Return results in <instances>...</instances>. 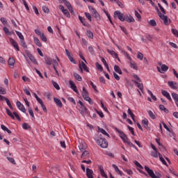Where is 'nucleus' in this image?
Here are the masks:
<instances>
[{
	"instance_id": "24",
	"label": "nucleus",
	"mask_w": 178,
	"mask_h": 178,
	"mask_svg": "<svg viewBox=\"0 0 178 178\" xmlns=\"http://www.w3.org/2000/svg\"><path fill=\"white\" fill-rule=\"evenodd\" d=\"M129 66L132 69H134V70H138V67L137 66V64H136V62L134 61H131Z\"/></svg>"
},
{
	"instance_id": "60",
	"label": "nucleus",
	"mask_w": 178,
	"mask_h": 178,
	"mask_svg": "<svg viewBox=\"0 0 178 178\" xmlns=\"http://www.w3.org/2000/svg\"><path fill=\"white\" fill-rule=\"evenodd\" d=\"M78 102L81 105V106L83 107V109H84L85 112H87V107L84 106V103H83L81 100H79Z\"/></svg>"
},
{
	"instance_id": "23",
	"label": "nucleus",
	"mask_w": 178,
	"mask_h": 178,
	"mask_svg": "<svg viewBox=\"0 0 178 178\" xmlns=\"http://www.w3.org/2000/svg\"><path fill=\"white\" fill-rule=\"evenodd\" d=\"M132 81L137 85L138 88H139L140 91H143V90H144V86H143V83H140L137 82V81H134V80H133Z\"/></svg>"
},
{
	"instance_id": "45",
	"label": "nucleus",
	"mask_w": 178,
	"mask_h": 178,
	"mask_svg": "<svg viewBox=\"0 0 178 178\" xmlns=\"http://www.w3.org/2000/svg\"><path fill=\"white\" fill-rule=\"evenodd\" d=\"M42 9L44 13H49V8H48V7H47L46 6H43L42 7Z\"/></svg>"
},
{
	"instance_id": "57",
	"label": "nucleus",
	"mask_w": 178,
	"mask_h": 178,
	"mask_svg": "<svg viewBox=\"0 0 178 178\" xmlns=\"http://www.w3.org/2000/svg\"><path fill=\"white\" fill-rule=\"evenodd\" d=\"M151 155L153 156V158H158V150L152 152Z\"/></svg>"
},
{
	"instance_id": "30",
	"label": "nucleus",
	"mask_w": 178,
	"mask_h": 178,
	"mask_svg": "<svg viewBox=\"0 0 178 178\" xmlns=\"http://www.w3.org/2000/svg\"><path fill=\"white\" fill-rule=\"evenodd\" d=\"M86 35L88 37V38H91V40L94 38V33H92V32L90 30H87Z\"/></svg>"
},
{
	"instance_id": "39",
	"label": "nucleus",
	"mask_w": 178,
	"mask_h": 178,
	"mask_svg": "<svg viewBox=\"0 0 178 178\" xmlns=\"http://www.w3.org/2000/svg\"><path fill=\"white\" fill-rule=\"evenodd\" d=\"M15 33H16L17 35H18L20 40H24V36H23V34H22V33H20L17 31H15Z\"/></svg>"
},
{
	"instance_id": "37",
	"label": "nucleus",
	"mask_w": 178,
	"mask_h": 178,
	"mask_svg": "<svg viewBox=\"0 0 178 178\" xmlns=\"http://www.w3.org/2000/svg\"><path fill=\"white\" fill-rule=\"evenodd\" d=\"M3 30L6 35H12V33L9 31V29H8L7 27H3Z\"/></svg>"
},
{
	"instance_id": "44",
	"label": "nucleus",
	"mask_w": 178,
	"mask_h": 178,
	"mask_svg": "<svg viewBox=\"0 0 178 178\" xmlns=\"http://www.w3.org/2000/svg\"><path fill=\"white\" fill-rule=\"evenodd\" d=\"M95 66L98 70H100V72H102V70H104L102 65H101V64H99V63H96Z\"/></svg>"
},
{
	"instance_id": "3",
	"label": "nucleus",
	"mask_w": 178,
	"mask_h": 178,
	"mask_svg": "<svg viewBox=\"0 0 178 178\" xmlns=\"http://www.w3.org/2000/svg\"><path fill=\"white\" fill-rule=\"evenodd\" d=\"M120 137L124 144H127V145H129V147H134L135 149H138L136 146H134V145L130 142V140H129V138H127L126 134H120Z\"/></svg>"
},
{
	"instance_id": "46",
	"label": "nucleus",
	"mask_w": 178,
	"mask_h": 178,
	"mask_svg": "<svg viewBox=\"0 0 178 178\" xmlns=\"http://www.w3.org/2000/svg\"><path fill=\"white\" fill-rule=\"evenodd\" d=\"M143 58H144V54H143V53L141 52H138L137 58L140 59V60H143Z\"/></svg>"
},
{
	"instance_id": "8",
	"label": "nucleus",
	"mask_w": 178,
	"mask_h": 178,
	"mask_svg": "<svg viewBox=\"0 0 178 178\" xmlns=\"http://www.w3.org/2000/svg\"><path fill=\"white\" fill-rule=\"evenodd\" d=\"M157 70L159 72V73H163L165 72H168L169 70V67L165 64L161 65V68L159 67H157Z\"/></svg>"
},
{
	"instance_id": "54",
	"label": "nucleus",
	"mask_w": 178,
	"mask_h": 178,
	"mask_svg": "<svg viewBox=\"0 0 178 178\" xmlns=\"http://www.w3.org/2000/svg\"><path fill=\"white\" fill-rule=\"evenodd\" d=\"M63 13L67 17H70V13H69V10H67V9H65L64 11H63Z\"/></svg>"
},
{
	"instance_id": "32",
	"label": "nucleus",
	"mask_w": 178,
	"mask_h": 178,
	"mask_svg": "<svg viewBox=\"0 0 178 178\" xmlns=\"http://www.w3.org/2000/svg\"><path fill=\"white\" fill-rule=\"evenodd\" d=\"M34 42L38 47H42L41 42H40V39H38V38H34Z\"/></svg>"
},
{
	"instance_id": "38",
	"label": "nucleus",
	"mask_w": 178,
	"mask_h": 178,
	"mask_svg": "<svg viewBox=\"0 0 178 178\" xmlns=\"http://www.w3.org/2000/svg\"><path fill=\"white\" fill-rule=\"evenodd\" d=\"M63 2H64V5L67 6V9L72 8V4H70V3L67 0H63Z\"/></svg>"
},
{
	"instance_id": "56",
	"label": "nucleus",
	"mask_w": 178,
	"mask_h": 178,
	"mask_svg": "<svg viewBox=\"0 0 178 178\" xmlns=\"http://www.w3.org/2000/svg\"><path fill=\"white\" fill-rule=\"evenodd\" d=\"M22 127H23V129H24V130H29V129H30V125H29V124L24 122L22 124Z\"/></svg>"
},
{
	"instance_id": "61",
	"label": "nucleus",
	"mask_w": 178,
	"mask_h": 178,
	"mask_svg": "<svg viewBox=\"0 0 178 178\" xmlns=\"http://www.w3.org/2000/svg\"><path fill=\"white\" fill-rule=\"evenodd\" d=\"M28 111H29V115H30L33 119H35V118H34V112H33V110H32L31 108H28Z\"/></svg>"
},
{
	"instance_id": "16",
	"label": "nucleus",
	"mask_w": 178,
	"mask_h": 178,
	"mask_svg": "<svg viewBox=\"0 0 178 178\" xmlns=\"http://www.w3.org/2000/svg\"><path fill=\"white\" fill-rule=\"evenodd\" d=\"M54 101L55 104L57 105V106H59V108H62V106H63V104H62V101H60L59 99L54 97Z\"/></svg>"
},
{
	"instance_id": "47",
	"label": "nucleus",
	"mask_w": 178,
	"mask_h": 178,
	"mask_svg": "<svg viewBox=\"0 0 178 178\" xmlns=\"http://www.w3.org/2000/svg\"><path fill=\"white\" fill-rule=\"evenodd\" d=\"M85 16L86 17H87V19H88L90 22L92 21V17H91V14H90L89 13H85Z\"/></svg>"
},
{
	"instance_id": "62",
	"label": "nucleus",
	"mask_w": 178,
	"mask_h": 178,
	"mask_svg": "<svg viewBox=\"0 0 178 178\" xmlns=\"http://www.w3.org/2000/svg\"><path fill=\"white\" fill-rule=\"evenodd\" d=\"M148 92L150 95V97L153 99V101H156V97H155L154 94H152V92H151L150 90H148Z\"/></svg>"
},
{
	"instance_id": "27",
	"label": "nucleus",
	"mask_w": 178,
	"mask_h": 178,
	"mask_svg": "<svg viewBox=\"0 0 178 178\" xmlns=\"http://www.w3.org/2000/svg\"><path fill=\"white\" fill-rule=\"evenodd\" d=\"M161 19L163 21V23L165 26H169V20L168 19V16L164 15Z\"/></svg>"
},
{
	"instance_id": "29",
	"label": "nucleus",
	"mask_w": 178,
	"mask_h": 178,
	"mask_svg": "<svg viewBox=\"0 0 178 178\" xmlns=\"http://www.w3.org/2000/svg\"><path fill=\"white\" fill-rule=\"evenodd\" d=\"M159 158L163 165H165V166H168V163H166V161H165V159H163V157L162 156V154H159Z\"/></svg>"
},
{
	"instance_id": "9",
	"label": "nucleus",
	"mask_w": 178,
	"mask_h": 178,
	"mask_svg": "<svg viewBox=\"0 0 178 178\" xmlns=\"http://www.w3.org/2000/svg\"><path fill=\"white\" fill-rule=\"evenodd\" d=\"M16 105L18 109L21 111V112H23V113H26V108H24V106L22 104V103L19 101L17 102Z\"/></svg>"
},
{
	"instance_id": "22",
	"label": "nucleus",
	"mask_w": 178,
	"mask_h": 178,
	"mask_svg": "<svg viewBox=\"0 0 178 178\" xmlns=\"http://www.w3.org/2000/svg\"><path fill=\"white\" fill-rule=\"evenodd\" d=\"M82 152L83 153L81 154V158H83V159H86V158H88V156H90V152H88V151L84 150Z\"/></svg>"
},
{
	"instance_id": "35",
	"label": "nucleus",
	"mask_w": 178,
	"mask_h": 178,
	"mask_svg": "<svg viewBox=\"0 0 178 178\" xmlns=\"http://www.w3.org/2000/svg\"><path fill=\"white\" fill-rule=\"evenodd\" d=\"M6 111L7 115L8 116H10V118H11V119H14L15 120V115H13L12 112H10V110H9L8 108H6Z\"/></svg>"
},
{
	"instance_id": "11",
	"label": "nucleus",
	"mask_w": 178,
	"mask_h": 178,
	"mask_svg": "<svg viewBox=\"0 0 178 178\" xmlns=\"http://www.w3.org/2000/svg\"><path fill=\"white\" fill-rule=\"evenodd\" d=\"M161 94L162 95H163V97H165V98H167L168 101H170V102H172V97H170V94H169L168 91L162 90Z\"/></svg>"
},
{
	"instance_id": "25",
	"label": "nucleus",
	"mask_w": 178,
	"mask_h": 178,
	"mask_svg": "<svg viewBox=\"0 0 178 178\" xmlns=\"http://www.w3.org/2000/svg\"><path fill=\"white\" fill-rule=\"evenodd\" d=\"M1 128L2 130H3V131H7L8 134H12V131L8 129V127H6L5 125L1 124Z\"/></svg>"
},
{
	"instance_id": "64",
	"label": "nucleus",
	"mask_w": 178,
	"mask_h": 178,
	"mask_svg": "<svg viewBox=\"0 0 178 178\" xmlns=\"http://www.w3.org/2000/svg\"><path fill=\"white\" fill-rule=\"evenodd\" d=\"M40 38L42 41H44V42H47V37H45V35H44V33L40 35Z\"/></svg>"
},
{
	"instance_id": "50",
	"label": "nucleus",
	"mask_w": 178,
	"mask_h": 178,
	"mask_svg": "<svg viewBox=\"0 0 178 178\" xmlns=\"http://www.w3.org/2000/svg\"><path fill=\"white\" fill-rule=\"evenodd\" d=\"M40 104V106L42 107V109H43L44 112L47 113V106H45V105H44V102H42L41 103H39Z\"/></svg>"
},
{
	"instance_id": "7",
	"label": "nucleus",
	"mask_w": 178,
	"mask_h": 178,
	"mask_svg": "<svg viewBox=\"0 0 178 178\" xmlns=\"http://www.w3.org/2000/svg\"><path fill=\"white\" fill-rule=\"evenodd\" d=\"M27 56L29 57V58L30 59L31 61H32L33 63H34V65H38V63L37 62V60L35 59V58H34V56H33V54H31V53H30V51H27L26 52Z\"/></svg>"
},
{
	"instance_id": "14",
	"label": "nucleus",
	"mask_w": 178,
	"mask_h": 178,
	"mask_svg": "<svg viewBox=\"0 0 178 178\" xmlns=\"http://www.w3.org/2000/svg\"><path fill=\"white\" fill-rule=\"evenodd\" d=\"M92 16L96 19V20H101V15H99V13H98V11L97 10H95L92 13Z\"/></svg>"
},
{
	"instance_id": "40",
	"label": "nucleus",
	"mask_w": 178,
	"mask_h": 178,
	"mask_svg": "<svg viewBox=\"0 0 178 178\" xmlns=\"http://www.w3.org/2000/svg\"><path fill=\"white\" fill-rule=\"evenodd\" d=\"M172 97L173 99L175 101V102H178V95L177 93L172 92Z\"/></svg>"
},
{
	"instance_id": "42",
	"label": "nucleus",
	"mask_w": 178,
	"mask_h": 178,
	"mask_svg": "<svg viewBox=\"0 0 178 178\" xmlns=\"http://www.w3.org/2000/svg\"><path fill=\"white\" fill-rule=\"evenodd\" d=\"M134 165L137 167L139 168V169H144V168L143 167V165H141V164H140V163H138V161H134Z\"/></svg>"
},
{
	"instance_id": "31",
	"label": "nucleus",
	"mask_w": 178,
	"mask_h": 178,
	"mask_svg": "<svg viewBox=\"0 0 178 178\" xmlns=\"http://www.w3.org/2000/svg\"><path fill=\"white\" fill-rule=\"evenodd\" d=\"M128 115H129L131 116V118L134 122H136V119H134V118H136V115H134V114L131 111V109H130V108L128 109Z\"/></svg>"
},
{
	"instance_id": "18",
	"label": "nucleus",
	"mask_w": 178,
	"mask_h": 178,
	"mask_svg": "<svg viewBox=\"0 0 178 178\" xmlns=\"http://www.w3.org/2000/svg\"><path fill=\"white\" fill-rule=\"evenodd\" d=\"M15 58H10L8 59V65L11 67V69H13V67H15Z\"/></svg>"
},
{
	"instance_id": "63",
	"label": "nucleus",
	"mask_w": 178,
	"mask_h": 178,
	"mask_svg": "<svg viewBox=\"0 0 178 178\" xmlns=\"http://www.w3.org/2000/svg\"><path fill=\"white\" fill-rule=\"evenodd\" d=\"M96 111V113H97V115H99V116H100L101 118H104V113H102V111H99L97 109H95Z\"/></svg>"
},
{
	"instance_id": "13",
	"label": "nucleus",
	"mask_w": 178,
	"mask_h": 178,
	"mask_svg": "<svg viewBox=\"0 0 178 178\" xmlns=\"http://www.w3.org/2000/svg\"><path fill=\"white\" fill-rule=\"evenodd\" d=\"M10 42L12 44V45L14 47L15 49L17 51H20V49L19 48V44H17V42L13 40V38L10 39Z\"/></svg>"
},
{
	"instance_id": "12",
	"label": "nucleus",
	"mask_w": 178,
	"mask_h": 178,
	"mask_svg": "<svg viewBox=\"0 0 178 178\" xmlns=\"http://www.w3.org/2000/svg\"><path fill=\"white\" fill-rule=\"evenodd\" d=\"M168 84L169 87H170V88H172V90H177V88H178L177 83H176L175 81H168Z\"/></svg>"
},
{
	"instance_id": "49",
	"label": "nucleus",
	"mask_w": 178,
	"mask_h": 178,
	"mask_svg": "<svg viewBox=\"0 0 178 178\" xmlns=\"http://www.w3.org/2000/svg\"><path fill=\"white\" fill-rule=\"evenodd\" d=\"M149 24H150V26H152V27H155V26H156V22L155 21V19H151L149 22Z\"/></svg>"
},
{
	"instance_id": "41",
	"label": "nucleus",
	"mask_w": 178,
	"mask_h": 178,
	"mask_svg": "<svg viewBox=\"0 0 178 178\" xmlns=\"http://www.w3.org/2000/svg\"><path fill=\"white\" fill-rule=\"evenodd\" d=\"M97 129H98L97 133H102L103 134H108V133L106 132V131H105V129H104L102 128H99V127H98Z\"/></svg>"
},
{
	"instance_id": "4",
	"label": "nucleus",
	"mask_w": 178,
	"mask_h": 178,
	"mask_svg": "<svg viewBox=\"0 0 178 178\" xmlns=\"http://www.w3.org/2000/svg\"><path fill=\"white\" fill-rule=\"evenodd\" d=\"M79 148L81 152H83L84 151H86V149H87V144H86V142H84V140H79Z\"/></svg>"
},
{
	"instance_id": "28",
	"label": "nucleus",
	"mask_w": 178,
	"mask_h": 178,
	"mask_svg": "<svg viewBox=\"0 0 178 178\" xmlns=\"http://www.w3.org/2000/svg\"><path fill=\"white\" fill-rule=\"evenodd\" d=\"M102 62L104 65V66L106 67L108 72H111V70L109 69V65H108V63H106V60L105 58H102Z\"/></svg>"
},
{
	"instance_id": "55",
	"label": "nucleus",
	"mask_w": 178,
	"mask_h": 178,
	"mask_svg": "<svg viewBox=\"0 0 178 178\" xmlns=\"http://www.w3.org/2000/svg\"><path fill=\"white\" fill-rule=\"evenodd\" d=\"M0 94H1L2 95H5V94H6V90L5 89V88L0 87Z\"/></svg>"
},
{
	"instance_id": "58",
	"label": "nucleus",
	"mask_w": 178,
	"mask_h": 178,
	"mask_svg": "<svg viewBox=\"0 0 178 178\" xmlns=\"http://www.w3.org/2000/svg\"><path fill=\"white\" fill-rule=\"evenodd\" d=\"M79 20H80V22H81V23H82V24L83 25V26H86V19H84V18H83L81 16H79Z\"/></svg>"
},
{
	"instance_id": "52",
	"label": "nucleus",
	"mask_w": 178,
	"mask_h": 178,
	"mask_svg": "<svg viewBox=\"0 0 178 178\" xmlns=\"http://www.w3.org/2000/svg\"><path fill=\"white\" fill-rule=\"evenodd\" d=\"M1 23H3V26H6V24H8V21L6 20V18L5 17H1L0 19Z\"/></svg>"
},
{
	"instance_id": "17",
	"label": "nucleus",
	"mask_w": 178,
	"mask_h": 178,
	"mask_svg": "<svg viewBox=\"0 0 178 178\" xmlns=\"http://www.w3.org/2000/svg\"><path fill=\"white\" fill-rule=\"evenodd\" d=\"M125 20L128 22V23H134L136 22V20L134 19V18L133 17V16L131 15H127Z\"/></svg>"
},
{
	"instance_id": "51",
	"label": "nucleus",
	"mask_w": 178,
	"mask_h": 178,
	"mask_svg": "<svg viewBox=\"0 0 178 178\" xmlns=\"http://www.w3.org/2000/svg\"><path fill=\"white\" fill-rule=\"evenodd\" d=\"M21 45L23 47V48L27 49V44H26V42H24V39H22L20 40Z\"/></svg>"
},
{
	"instance_id": "5",
	"label": "nucleus",
	"mask_w": 178,
	"mask_h": 178,
	"mask_svg": "<svg viewBox=\"0 0 178 178\" xmlns=\"http://www.w3.org/2000/svg\"><path fill=\"white\" fill-rule=\"evenodd\" d=\"M116 16L118 17L120 22H124V20H126V17L124 16L123 13H121V12L119 10L114 12V17H116Z\"/></svg>"
},
{
	"instance_id": "2",
	"label": "nucleus",
	"mask_w": 178,
	"mask_h": 178,
	"mask_svg": "<svg viewBox=\"0 0 178 178\" xmlns=\"http://www.w3.org/2000/svg\"><path fill=\"white\" fill-rule=\"evenodd\" d=\"M82 97H83V99H85V101H88V102L90 105H92V104H94V102L90 99V97H88V91H87V89H86V87H83Z\"/></svg>"
},
{
	"instance_id": "19",
	"label": "nucleus",
	"mask_w": 178,
	"mask_h": 178,
	"mask_svg": "<svg viewBox=\"0 0 178 178\" xmlns=\"http://www.w3.org/2000/svg\"><path fill=\"white\" fill-rule=\"evenodd\" d=\"M44 60H45L47 65H48L49 66H51V65H52L53 60L51 57L45 56Z\"/></svg>"
},
{
	"instance_id": "1",
	"label": "nucleus",
	"mask_w": 178,
	"mask_h": 178,
	"mask_svg": "<svg viewBox=\"0 0 178 178\" xmlns=\"http://www.w3.org/2000/svg\"><path fill=\"white\" fill-rule=\"evenodd\" d=\"M94 139L101 148H108V142L102 135H95Z\"/></svg>"
},
{
	"instance_id": "6",
	"label": "nucleus",
	"mask_w": 178,
	"mask_h": 178,
	"mask_svg": "<svg viewBox=\"0 0 178 178\" xmlns=\"http://www.w3.org/2000/svg\"><path fill=\"white\" fill-rule=\"evenodd\" d=\"M145 170L146 172H147L149 176L152 178H161L159 176L155 175V173H154V171L148 168V166H145Z\"/></svg>"
},
{
	"instance_id": "53",
	"label": "nucleus",
	"mask_w": 178,
	"mask_h": 178,
	"mask_svg": "<svg viewBox=\"0 0 178 178\" xmlns=\"http://www.w3.org/2000/svg\"><path fill=\"white\" fill-rule=\"evenodd\" d=\"M6 102L8 106H9L10 109H13V106H12V104H10V101L9 100V99H6Z\"/></svg>"
},
{
	"instance_id": "43",
	"label": "nucleus",
	"mask_w": 178,
	"mask_h": 178,
	"mask_svg": "<svg viewBox=\"0 0 178 178\" xmlns=\"http://www.w3.org/2000/svg\"><path fill=\"white\" fill-rule=\"evenodd\" d=\"M52 84H53L54 88H56V90H60V87H59V84H58V83L52 81Z\"/></svg>"
},
{
	"instance_id": "15",
	"label": "nucleus",
	"mask_w": 178,
	"mask_h": 178,
	"mask_svg": "<svg viewBox=\"0 0 178 178\" xmlns=\"http://www.w3.org/2000/svg\"><path fill=\"white\" fill-rule=\"evenodd\" d=\"M142 124L146 129V130H150L149 127H148V120L145 118L142 120Z\"/></svg>"
},
{
	"instance_id": "26",
	"label": "nucleus",
	"mask_w": 178,
	"mask_h": 178,
	"mask_svg": "<svg viewBox=\"0 0 178 178\" xmlns=\"http://www.w3.org/2000/svg\"><path fill=\"white\" fill-rule=\"evenodd\" d=\"M107 52L108 54H110V55H111V56H113V58H118V53L115 52V51L108 49Z\"/></svg>"
},
{
	"instance_id": "34",
	"label": "nucleus",
	"mask_w": 178,
	"mask_h": 178,
	"mask_svg": "<svg viewBox=\"0 0 178 178\" xmlns=\"http://www.w3.org/2000/svg\"><path fill=\"white\" fill-rule=\"evenodd\" d=\"M74 77L76 80H77L78 81H81V80H83V79L81 78V76H80V74L74 72Z\"/></svg>"
},
{
	"instance_id": "48",
	"label": "nucleus",
	"mask_w": 178,
	"mask_h": 178,
	"mask_svg": "<svg viewBox=\"0 0 178 178\" xmlns=\"http://www.w3.org/2000/svg\"><path fill=\"white\" fill-rule=\"evenodd\" d=\"M158 6L161 10L162 13H163V15H166V11L165 10V8H163V7L161 5V3H159Z\"/></svg>"
},
{
	"instance_id": "21",
	"label": "nucleus",
	"mask_w": 178,
	"mask_h": 178,
	"mask_svg": "<svg viewBox=\"0 0 178 178\" xmlns=\"http://www.w3.org/2000/svg\"><path fill=\"white\" fill-rule=\"evenodd\" d=\"M113 169H115V171L116 172V173H118L120 175V176H122L123 175V172H122V171H120V170L119 169L118 167H117L116 165L113 164Z\"/></svg>"
},
{
	"instance_id": "36",
	"label": "nucleus",
	"mask_w": 178,
	"mask_h": 178,
	"mask_svg": "<svg viewBox=\"0 0 178 178\" xmlns=\"http://www.w3.org/2000/svg\"><path fill=\"white\" fill-rule=\"evenodd\" d=\"M147 113H148L149 118H151V119H156V116H155V115L154 114L152 111H147Z\"/></svg>"
},
{
	"instance_id": "20",
	"label": "nucleus",
	"mask_w": 178,
	"mask_h": 178,
	"mask_svg": "<svg viewBox=\"0 0 178 178\" xmlns=\"http://www.w3.org/2000/svg\"><path fill=\"white\" fill-rule=\"evenodd\" d=\"M79 65H81L82 69L85 72H87V73H90V70H88V67H87V65H86V63H84V62L82 61L81 63H79Z\"/></svg>"
},
{
	"instance_id": "10",
	"label": "nucleus",
	"mask_w": 178,
	"mask_h": 178,
	"mask_svg": "<svg viewBox=\"0 0 178 178\" xmlns=\"http://www.w3.org/2000/svg\"><path fill=\"white\" fill-rule=\"evenodd\" d=\"M69 83L72 90H73V91H74L76 94H79V90H77V86H76V84H74V82H73V81L72 80H70Z\"/></svg>"
},
{
	"instance_id": "33",
	"label": "nucleus",
	"mask_w": 178,
	"mask_h": 178,
	"mask_svg": "<svg viewBox=\"0 0 178 178\" xmlns=\"http://www.w3.org/2000/svg\"><path fill=\"white\" fill-rule=\"evenodd\" d=\"M100 170V175L102 176V177L108 178V175L105 173V171H104V168L99 167Z\"/></svg>"
},
{
	"instance_id": "59",
	"label": "nucleus",
	"mask_w": 178,
	"mask_h": 178,
	"mask_svg": "<svg viewBox=\"0 0 178 178\" xmlns=\"http://www.w3.org/2000/svg\"><path fill=\"white\" fill-rule=\"evenodd\" d=\"M34 94V97L36 99V101H38V102H39V104H41V102H42V99H41L40 98H39L38 95H37V94L33 93Z\"/></svg>"
}]
</instances>
